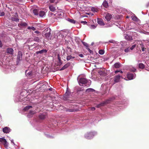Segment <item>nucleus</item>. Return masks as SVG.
Masks as SVG:
<instances>
[{
	"mask_svg": "<svg viewBox=\"0 0 149 149\" xmlns=\"http://www.w3.org/2000/svg\"><path fill=\"white\" fill-rule=\"evenodd\" d=\"M96 134V132H90L86 134L85 135V137L87 139H90L92 138Z\"/></svg>",
	"mask_w": 149,
	"mask_h": 149,
	"instance_id": "1",
	"label": "nucleus"
},
{
	"mask_svg": "<svg viewBox=\"0 0 149 149\" xmlns=\"http://www.w3.org/2000/svg\"><path fill=\"white\" fill-rule=\"evenodd\" d=\"M131 34V32H128L124 34V37L125 39L128 40H132L133 39Z\"/></svg>",
	"mask_w": 149,
	"mask_h": 149,
	"instance_id": "2",
	"label": "nucleus"
},
{
	"mask_svg": "<svg viewBox=\"0 0 149 149\" xmlns=\"http://www.w3.org/2000/svg\"><path fill=\"white\" fill-rule=\"evenodd\" d=\"M79 84L80 86H82V84H85L87 82V80L85 78H81L79 80Z\"/></svg>",
	"mask_w": 149,
	"mask_h": 149,
	"instance_id": "3",
	"label": "nucleus"
},
{
	"mask_svg": "<svg viewBox=\"0 0 149 149\" xmlns=\"http://www.w3.org/2000/svg\"><path fill=\"white\" fill-rule=\"evenodd\" d=\"M110 102V100H107L104 101L100 104L97 105L96 106L97 108H99L101 106H104L105 105H106L107 104L109 103Z\"/></svg>",
	"mask_w": 149,
	"mask_h": 149,
	"instance_id": "4",
	"label": "nucleus"
},
{
	"mask_svg": "<svg viewBox=\"0 0 149 149\" xmlns=\"http://www.w3.org/2000/svg\"><path fill=\"white\" fill-rule=\"evenodd\" d=\"M0 142L2 143L5 147H7L8 146V143L4 138H0Z\"/></svg>",
	"mask_w": 149,
	"mask_h": 149,
	"instance_id": "5",
	"label": "nucleus"
},
{
	"mask_svg": "<svg viewBox=\"0 0 149 149\" xmlns=\"http://www.w3.org/2000/svg\"><path fill=\"white\" fill-rule=\"evenodd\" d=\"M108 2L109 3H111V0H104L102 4L104 7L107 8L108 7Z\"/></svg>",
	"mask_w": 149,
	"mask_h": 149,
	"instance_id": "6",
	"label": "nucleus"
},
{
	"mask_svg": "<svg viewBox=\"0 0 149 149\" xmlns=\"http://www.w3.org/2000/svg\"><path fill=\"white\" fill-rule=\"evenodd\" d=\"M120 78H123L122 76L119 75H116L114 78V82L116 83L119 82L120 81Z\"/></svg>",
	"mask_w": 149,
	"mask_h": 149,
	"instance_id": "7",
	"label": "nucleus"
},
{
	"mask_svg": "<svg viewBox=\"0 0 149 149\" xmlns=\"http://www.w3.org/2000/svg\"><path fill=\"white\" fill-rule=\"evenodd\" d=\"M22 53L21 52H18L17 57V62L18 61H21L22 60Z\"/></svg>",
	"mask_w": 149,
	"mask_h": 149,
	"instance_id": "8",
	"label": "nucleus"
},
{
	"mask_svg": "<svg viewBox=\"0 0 149 149\" xmlns=\"http://www.w3.org/2000/svg\"><path fill=\"white\" fill-rule=\"evenodd\" d=\"M135 76V74H132V73H128L127 75V78L130 80L133 79L134 78Z\"/></svg>",
	"mask_w": 149,
	"mask_h": 149,
	"instance_id": "9",
	"label": "nucleus"
},
{
	"mask_svg": "<svg viewBox=\"0 0 149 149\" xmlns=\"http://www.w3.org/2000/svg\"><path fill=\"white\" fill-rule=\"evenodd\" d=\"M15 17H11V20L12 21H15V22H18L19 21V19L18 18V15L17 13H15Z\"/></svg>",
	"mask_w": 149,
	"mask_h": 149,
	"instance_id": "10",
	"label": "nucleus"
},
{
	"mask_svg": "<svg viewBox=\"0 0 149 149\" xmlns=\"http://www.w3.org/2000/svg\"><path fill=\"white\" fill-rule=\"evenodd\" d=\"M112 17V16L111 14L107 13L106 15L105 18L107 21H109L111 20Z\"/></svg>",
	"mask_w": 149,
	"mask_h": 149,
	"instance_id": "11",
	"label": "nucleus"
},
{
	"mask_svg": "<svg viewBox=\"0 0 149 149\" xmlns=\"http://www.w3.org/2000/svg\"><path fill=\"white\" fill-rule=\"evenodd\" d=\"M10 128L8 127H5L3 128V132L6 133H9L10 132Z\"/></svg>",
	"mask_w": 149,
	"mask_h": 149,
	"instance_id": "12",
	"label": "nucleus"
},
{
	"mask_svg": "<svg viewBox=\"0 0 149 149\" xmlns=\"http://www.w3.org/2000/svg\"><path fill=\"white\" fill-rule=\"evenodd\" d=\"M97 21L98 24L100 25L103 26L104 25V24L103 22V20L101 19L97 18Z\"/></svg>",
	"mask_w": 149,
	"mask_h": 149,
	"instance_id": "13",
	"label": "nucleus"
},
{
	"mask_svg": "<svg viewBox=\"0 0 149 149\" xmlns=\"http://www.w3.org/2000/svg\"><path fill=\"white\" fill-rule=\"evenodd\" d=\"M49 31L47 33H46L45 34V36L46 38L47 39H49L51 35V30L50 28H49Z\"/></svg>",
	"mask_w": 149,
	"mask_h": 149,
	"instance_id": "14",
	"label": "nucleus"
},
{
	"mask_svg": "<svg viewBox=\"0 0 149 149\" xmlns=\"http://www.w3.org/2000/svg\"><path fill=\"white\" fill-rule=\"evenodd\" d=\"M47 50L46 49H43L40 51H37L36 52V53L37 54H44V53H46L47 52Z\"/></svg>",
	"mask_w": 149,
	"mask_h": 149,
	"instance_id": "15",
	"label": "nucleus"
},
{
	"mask_svg": "<svg viewBox=\"0 0 149 149\" xmlns=\"http://www.w3.org/2000/svg\"><path fill=\"white\" fill-rule=\"evenodd\" d=\"M70 93L68 91H67L65 93L64 97V99H66L70 97Z\"/></svg>",
	"mask_w": 149,
	"mask_h": 149,
	"instance_id": "16",
	"label": "nucleus"
},
{
	"mask_svg": "<svg viewBox=\"0 0 149 149\" xmlns=\"http://www.w3.org/2000/svg\"><path fill=\"white\" fill-rule=\"evenodd\" d=\"M18 26L19 27L22 28L26 26L27 25V24L25 22H22L18 24Z\"/></svg>",
	"mask_w": 149,
	"mask_h": 149,
	"instance_id": "17",
	"label": "nucleus"
},
{
	"mask_svg": "<svg viewBox=\"0 0 149 149\" xmlns=\"http://www.w3.org/2000/svg\"><path fill=\"white\" fill-rule=\"evenodd\" d=\"M46 114H41L39 116V118L40 119H44L46 117Z\"/></svg>",
	"mask_w": 149,
	"mask_h": 149,
	"instance_id": "18",
	"label": "nucleus"
},
{
	"mask_svg": "<svg viewBox=\"0 0 149 149\" xmlns=\"http://www.w3.org/2000/svg\"><path fill=\"white\" fill-rule=\"evenodd\" d=\"M13 50L12 48H8L7 50V52L10 54H13Z\"/></svg>",
	"mask_w": 149,
	"mask_h": 149,
	"instance_id": "19",
	"label": "nucleus"
},
{
	"mask_svg": "<svg viewBox=\"0 0 149 149\" xmlns=\"http://www.w3.org/2000/svg\"><path fill=\"white\" fill-rule=\"evenodd\" d=\"M70 65V63H68L65 64L60 70H63L65 68H68Z\"/></svg>",
	"mask_w": 149,
	"mask_h": 149,
	"instance_id": "20",
	"label": "nucleus"
},
{
	"mask_svg": "<svg viewBox=\"0 0 149 149\" xmlns=\"http://www.w3.org/2000/svg\"><path fill=\"white\" fill-rule=\"evenodd\" d=\"M91 10L94 13L97 12L98 11V9L97 8L95 7H92Z\"/></svg>",
	"mask_w": 149,
	"mask_h": 149,
	"instance_id": "21",
	"label": "nucleus"
},
{
	"mask_svg": "<svg viewBox=\"0 0 149 149\" xmlns=\"http://www.w3.org/2000/svg\"><path fill=\"white\" fill-rule=\"evenodd\" d=\"M114 66L115 68H119L121 66V64L119 63H116L114 64Z\"/></svg>",
	"mask_w": 149,
	"mask_h": 149,
	"instance_id": "22",
	"label": "nucleus"
},
{
	"mask_svg": "<svg viewBox=\"0 0 149 149\" xmlns=\"http://www.w3.org/2000/svg\"><path fill=\"white\" fill-rule=\"evenodd\" d=\"M49 8L50 10L52 12L56 10L55 7L53 5H51L49 7Z\"/></svg>",
	"mask_w": 149,
	"mask_h": 149,
	"instance_id": "23",
	"label": "nucleus"
},
{
	"mask_svg": "<svg viewBox=\"0 0 149 149\" xmlns=\"http://www.w3.org/2000/svg\"><path fill=\"white\" fill-rule=\"evenodd\" d=\"M66 111L67 112H73L76 111L77 110L71 108H68L66 109Z\"/></svg>",
	"mask_w": 149,
	"mask_h": 149,
	"instance_id": "24",
	"label": "nucleus"
},
{
	"mask_svg": "<svg viewBox=\"0 0 149 149\" xmlns=\"http://www.w3.org/2000/svg\"><path fill=\"white\" fill-rule=\"evenodd\" d=\"M63 13L61 12H59L56 13L57 16H58L59 17H61L63 16Z\"/></svg>",
	"mask_w": 149,
	"mask_h": 149,
	"instance_id": "25",
	"label": "nucleus"
},
{
	"mask_svg": "<svg viewBox=\"0 0 149 149\" xmlns=\"http://www.w3.org/2000/svg\"><path fill=\"white\" fill-rule=\"evenodd\" d=\"M74 57L70 55L67 56L66 59L67 61H69L71 59H72L74 58Z\"/></svg>",
	"mask_w": 149,
	"mask_h": 149,
	"instance_id": "26",
	"label": "nucleus"
},
{
	"mask_svg": "<svg viewBox=\"0 0 149 149\" xmlns=\"http://www.w3.org/2000/svg\"><path fill=\"white\" fill-rule=\"evenodd\" d=\"M45 15V12L43 11H40L39 13V16L41 17H43Z\"/></svg>",
	"mask_w": 149,
	"mask_h": 149,
	"instance_id": "27",
	"label": "nucleus"
},
{
	"mask_svg": "<svg viewBox=\"0 0 149 149\" xmlns=\"http://www.w3.org/2000/svg\"><path fill=\"white\" fill-rule=\"evenodd\" d=\"M139 67L140 68L143 69L145 68L144 65L142 63H140L139 64Z\"/></svg>",
	"mask_w": 149,
	"mask_h": 149,
	"instance_id": "28",
	"label": "nucleus"
},
{
	"mask_svg": "<svg viewBox=\"0 0 149 149\" xmlns=\"http://www.w3.org/2000/svg\"><path fill=\"white\" fill-rule=\"evenodd\" d=\"M38 11L36 9H34L33 10V12L35 15H38Z\"/></svg>",
	"mask_w": 149,
	"mask_h": 149,
	"instance_id": "29",
	"label": "nucleus"
},
{
	"mask_svg": "<svg viewBox=\"0 0 149 149\" xmlns=\"http://www.w3.org/2000/svg\"><path fill=\"white\" fill-rule=\"evenodd\" d=\"M94 91H95V90L93 88H89L87 89L86 90V92L87 93V92H93Z\"/></svg>",
	"mask_w": 149,
	"mask_h": 149,
	"instance_id": "30",
	"label": "nucleus"
},
{
	"mask_svg": "<svg viewBox=\"0 0 149 149\" xmlns=\"http://www.w3.org/2000/svg\"><path fill=\"white\" fill-rule=\"evenodd\" d=\"M32 107V106H27L24 109L25 111L28 110V109Z\"/></svg>",
	"mask_w": 149,
	"mask_h": 149,
	"instance_id": "31",
	"label": "nucleus"
},
{
	"mask_svg": "<svg viewBox=\"0 0 149 149\" xmlns=\"http://www.w3.org/2000/svg\"><path fill=\"white\" fill-rule=\"evenodd\" d=\"M68 20L71 23L73 24H75V21L73 19H68Z\"/></svg>",
	"mask_w": 149,
	"mask_h": 149,
	"instance_id": "32",
	"label": "nucleus"
},
{
	"mask_svg": "<svg viewBox=\"0 0 149 149\" xmlns=\"http://www.w3.org/2000/svg\"><path fill=\"white\" fill-rule=\"evenodd\" d=\"M34 40L39 42L40 41V39L38 37H36L34 39Z\"/></svg>",
	"mask_w": 149,
	"mask_h": 149,
	"instance_id": "33",
	"label": "nucleus"
},
{
	"mask_svg": "<svg viewBox=\"0 0 149 149\" xmlns=\"http://www.w3.org/2000/svg\"><path fill=\"white\" fill-rule=\"evenodd\" d=\"M99 73L100 75H103L105 74V72L102 70H99Z\"/></svg>",
	"mask_w": 149,
	"mask_h": 149,
	"instance_id": "34",
	"label": "nucleus"
},
{
	"mask_svg": "<svg viewBox=\"0 0 149 149\" xmlns=\"http://www.w3.org/2000/svg\"><path fill=\"white\" fill-rule=\"evenodd\" d=\"M130 70L131 72H135L136 70V69L135 68L133 67L132 68H130Z\"/></svg>",
	"mask_w": 149,
	"mask_h": 149,
	"instance_id": "35",
	"label": "nucleus"
},
{
	"mask_svg": "<svg viewBox=\"0 0 149 149\" xmlns=\"http://www.w3.org/2000/svg\"><path fill=\"white\" fill-rule=\"evenodd\" d=\"M99 53L100 54L102 55L104 53V51L102 49H101L99 51Z\"/></svg>",
	"mask_w": 149,
	"mask_h": 149,
	"instance_id": "36",
	"label": "nucleus"
},
{
	"mask_svg": "<svg viewBox=\"0 0 149 149\" xmlns=\"http://www.w3.org/2000/svg\"><path fill=\"white\" fill-rule=\"evenodd\" d=\"M27 28L29 29H32L34 31L36 30V29L33 26H29Z\"/></svg>",
	"mask_w": 149,
	"mask_h": 149,
	"instance_id": "37",
	"label": "nucleus"
},
{
	"mask_svg": "<svg viewBox=\"0 0 149 149\" xmlns=\"http://www.w3.org/2000/svg\"><path fill=\"white\" fill-rule=\"evenodd\" d=\"M82 42L83 45L85 46H86V48H88V44L86 42H84L83 41H82Z\"/></svg>",
	"mask_w": 149,
	"mask_h": 149,
	"instance_id": "38",
	"label": "nucleus"
},
{
	"mask_svg": "<svg viewBox=\"0 0 149 149\" xmlns=\"http://www.w3.org/2000/svg\"><path fill=\"white\" fill-rule=\"evenodd\" d=\"M132 19L135 21H136L137 20L138 18L136 16H134L132 17Z\"/></svg>",
	"mask_w": 149,
	"mask_h": 149,
	"instance_id": "39",
	"label": "nucleus"
},
{
	"mask_svg": "<svg viewBox=\"0 0 149 149\" xmlns=\"http://www.w3.org/2000/svg\"><path fill=\"white\" fill-rule=\"evenodd\" d=\"M96 27V26L94 25H91L90 26V28L91 29H94Z\"/></svg>",
	"mask_w": 149,
	"mask_h": 149,
	"instance_id": "40",
	"label": "nucleus"
},
{
	"mask_svg": "<svg viewBox=\"0 0 149 149\" xmlns=\"http://www.w3.org/2000/svg\"><path fill=\"white\" fill-rule=\"evenodd\" d=\"M136 45H133L132 46V47L130 48V49L131 50H133L135 47H136Z\"/></svg>",
	"mask_w": 149,
	"mask_h": 149,
	"instance_id": "41",
	"label": "nucleus"
},
{
	"mask_svg": "<svg viewBox=\"0 0 149 149\" xmlns=\"http://www.w3.org/2000/svg\"><path fill=\"white\" fill-rule=\"evenodd\" d=\"M62 64V62H61V60H58V65H61Z\"/></svg>",
	"mask_w": 149,
	"mask_h": 149,
	"instance_id": "42",
	"label": "nucleus"
},
{
	"mask_svg": "<svg viewBox=\"0 0 149 149\" xmlns=\"http://www.w3.org/2000/svg\"><path fill=\"white\" fill-rule=\"evenodd\" d=\"M130 49V48H127L125 49V52H128L129 51Z\"/></svg>",
	"mask_w": 149,
	"mask_h": 149,
	"instance_id": "43",
	"label": "nucleus"
},
{
	"mask_svg": "<svg viewBox=\"0 0 149 149\" xmlns=\"http://www.w3.org/2000/svg\"><path fill=\"white\" fill-rule=\"evenodd\" d=\"M34 113V112L33 111H30L29 114H33Z\"/></svg>",
	"mask_w": 149,
	"mask_h": 149,
	"instance_id": "44",
	"label": "nucleus"
},
{
	"mask_svg": "<svg viewBox=\"0 0 149 149\" xmlns=\"http://www.w3.org/2000/svg\"><path fill=\"white\" fill-rule=\"evenodd\" d=\"M81 22L84 24H86L87 23V22L86 21H82Z\"/></svg>",
	"mask_w": 149,
	"mask_h": 149,
	"instance_id": "45",
	"label": "nucleus"
},
{
	"mask_svg": "<svg viewBox=\"0 0 149 149\" xmlns=\"http://www.w3.org/2000/svg\"><path fill=\"white\" fill-rule=\"evenodd\" d=\"M86 49H88V51H89V52L90 53L92 52V51L90 49L88 48H86Z\"/></svg>",
	"mask_w": 149,
	"mask_h": 149,
	"instance_id": "46",
	"label": "nucleus"
},
{
	"mask_svg": "<svg viewBox=\"0 0 149 149\" xmlns=\"http://www.w3.org/2000/svg\"><path fill=\"white\" fill-rule=\"evenodd\" d=\"M35 33L38 34H41L38 31H35Z\"/></svg>",
	"mask_w": 149,
	"mask_h": 149,
	"instance_id": "47",
	"label": "nucleus"
},
{
	"mask_svg": "<svg viewBox=\"0 0 149 149\" xmlns=\"http://www.w3.org/2000/svg\"><path fill=\"white\" fill-rule=\"evenodd\" d=\"M109 41L110 43H115V41H113V40H109Z\"/></svg>",
	"mask_w": 149,
	"mask_h": 149,
	"instance_id": "48",
	"label": "nucleus"
},
{
	"mask_svg": "<svg viewBox=\"0 0 149 149\" xmlns=\"http://www.w3.org/2000/svg\"><path fill=\"white\" fill-rule=\"evenodd\" d=\"M4 15V13L3 12H2L0 14V16H3Z\"/></svg>",
	"mask_w": 149,
	"mask_h": 149,
	"instance_id": "49",
	"label": "nucleus"
},
{
	"mask_svg": "<svg viewBox=\"0 0 149 149\" xmlns=\"http://www.w3.org/2000/svg\"><path fill=\"white\" fill-rule=\"evenodd\" d=\"M146 49V48H145L144 47H142V50L143 51H144Z\"/></svg>",
	"mask_w": 149,
	"mask_h": 149,
	"instance_id": "50",
	"label": "nucleus"
},
{
	"mask_svg": "<svg viewBox=\"0 0 149 149\" xmlns=\"http://www.w3.org/2000/svg\"><path fill=\"white\" fill-rule=\"evenodd\" d=\"M2 46H3V45H2V42L0 40V47H2Z\"/></svg>",
	"mask_w": 149,
	"mask_h": 149,
	"instance_id": "51",
	"label": "nucleus"
},
{
	"mask_svg": "<svg viewBox=\"0 0 149 149\" xmlns=\"http://www.w3.org/2000/svg\"><path fill=\"white\" fill-rule=\"evenodd\" d=\"M91 109L92 111H94L95 109V108L94 107H92Z\"/></svg>",
	"mask_w": 149,
	"mask_h": 149,
	"instance_id": "52",
	"label": "nucleus"
},
{
	"mask_svg": "<svg viewBox=\"0 0 149 149\" xmlns=\"http://www.w3.org/2000/svg\"><path fill=\"white\" fill-rule=\"evenodd\" d=\"M58 60H61V57H60L59 55H58Z\"/></svg>",
	"mask_w": 149,
	"mask_h": 149,
	"instance_id": "53",
	"label": "nucleus"
},
{
	"mask_svg": "<svg viewBox=\"0 0 149 149\" xmlns=\"http://www.w3.org/2000/svg\"><path fill=\"white\" fill-rule=\"evenodd\" d=\"M79 56L81 57H84V56L82 54H80L79 55Z\"/></svg>",
	"mask_w": 149,
	"mask_h": 149,
	"instance_id": "54",
	"label": "nucleus"
},
{
	"mask_svg": "<svg viewBox=\"0 0 149 149\" xmlns=\"http://www.w3.org/2000/svg\"><path fill=\"white\" fill-rule=\"evenodd\" d=\"M51 3H52L54 2V0H49Z\"/></svg>",
	"mask_w": 149,
	"mask_h": 149,
	"instance_id": "55",
	"label": "nucleus"
},
{
	"mask_svg": "<svg viewBox=\"0 0 149 149\" xmlns=\"http://www.w3.org/2000/svg\"><path fill=\"white\" fill-rule=\"evenodd\" d=\"M119 71L120 70H117L115 71V73H118V72H119Z\"/></svg>",
	"mask_w": 149,
	"mask_h": 149,
	"instance_id": "56",
	"label": "nucleus"
},
{
	"mask_svg": "<svg viewBox=\"0 0 149 149\" xmlns=\"http://www.w3.org/2000/svg\"><path fill=\"white\" fill-rule=\"evenodd\" d=\"M119 72H120V73H123V71H120V70L119 71Z\"/></svg>",
	"mask_w": 149,
	"mask_h": 149,
	"instance_id": "57",
	"label": "nucleus"
},
{
	"mask_svg": "<svg viewBox=\"0 0 149 149\" xmlns=\"http://www.w3.org/2000/svg\"><path fill=\"white\" fill-rule=\"evenodd\" d=\"M11 141L12 143H14L13 142V140H12Z\"/></svg>",
	"mask_w": 149,
	"mask_h": 149,
	"instance_id": "58",
	"label": "nucleus"
},
{
	"mask_svg": "<svg viewBox=\"0 0 149 149\" xmlns=\"http://www.w3.org/2000/svg\"><path fill=\"white\" fill-rule=\"evenodd\" d=\"M49 137L50 138H52V137L51 136H49Z\"/></svg>",
	"mask_w": 149,
	"mask_h": 149,
	"instance_id": "59",
	"label": "nucleus"
},
{
	"mask_svg": "<svg viewBox=\"0 0 149 149\" xmlns=\"http://www.w3.org/2000/svg\"><path fill=\"white\" fill-rule=\"evenodd\" d=\"M94 43L93 42L92 43L91 45H93V44Z\"/></svg>",
	"mask_w": 149,
	"mask_h": 149,
	"instance_id": "60",
	"label": "nucleus"
},
{
	"mask_svg": "<svg viewBox=\"0 0 149 149\" xmlns=\"http://www.w3.org/2000/svg\"><path fill=\"white\" fill-rule=\"evenodd\" d=\"M46 29H47V30H48V29H46L45 30H46Z\"/></svg>",
	"mask_w": 149,
	"mask_h": 149,
	"instance_id": "61",
	"label": "nucleus"
},
{
	"mask_svg": "<svg viewBox=\"0 0 149 149\" xmlns=\"http://www.w3.org/2000/svg\"><path fill=\"white\" fill-rule=\"evenodd\" d=\"M110 26H108V27H110Z\"/></svg>",
	"mask_w": 149,
	"mask_h": 149,
	"instance_id": "62",
	"label": "nucleus"
},
{
	"mask_svg": "<svg viewBox=\"0 0 149 149\" xmlns=\"http://www.w3.org/2000/svg\"><path fill=\"white\" fill-rule=\"evenodd\" d=\"M148 26V27H149V26Z\"/></svg>",
	"mask_w": 149,
	"mask_h": 149,
	"instance_id": "63",
	"label": "nucleus"
}]
</instances>
